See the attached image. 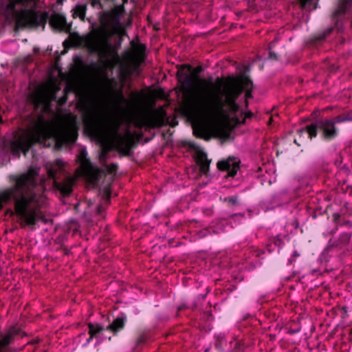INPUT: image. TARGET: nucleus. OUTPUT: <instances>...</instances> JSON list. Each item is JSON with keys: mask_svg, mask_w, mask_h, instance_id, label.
<instances>
[{"mask_svg": "<svg viewBox=\"0 0 352 352\" xmlns=\"http://www.w3.org/2000/svg\"><path fill=\"white\" fill-rule=\"evenodd\" d=\"M202 71H203V67L201 66H197L195 68L192 67V70L190 72V76H194V85L198 80H200V81H201L204 83H206V80L200 79L199 77V74L200 73H201Z\"/></svg>", "mask_w": 352, "mask_h": 352, "instance_id": "obj_26", "label": "nucleus"}, {"mask_svg": "<svg viewBox=\"0 0 352 352\" xmlns=\"http://www.w3.org/2000/svg\"><path fill=\"white\" fill-rule=\"evenodd\" d=\"M118 96H119V97L120 98V99H122V100H124V96H123V94H122V91H119V93H118Z\"/></svg>", "mask_w": 352, "mask_h": 352, "instance_id": "obj_46", "label": "nucleus"}, {"mask_svg": "<svg viewBox=\"0 0 352 352\" xmlns=\"http://www.w3.org/2000/svg\"><path fill=\"white\" fill-rule=\"evenodd\" d=\"M87 156L86 150H81L79 155L81 166L85 170L88 182L94 186H98L100 177L104 174V171L102 169L93 166L90 160Z\"/></svg>", "mask_w": 352, "mask_h": 352, "instance_id": "obj_12", "label": "nucleus"}, {"mask_svg": "<svg viewBox=\"0 0 352 352\" xmlns=\"http://www.w3.org/2000/svg\"><path fill=\"white\" fill-rule=\"evenodd\" d=\"M224 222H225L224 219L218 220V223H219V224H223Z\"/></svg>", "mask_w": 352, "mask_h": 352, "instance_id": "obj_50", "label": "nucleus"}, {"mask_svg": "<svg viewBox=\"0 0 352 352\" xmlns=\"http://www.w3.org/2000/svg\"><path fill=\"white\" fill-rule=\"evenodd\" d=\"M168 123V119H165V114H158L156 112L152 113L142 118H138L135 122V127L142 129L146 126L150 129L159 128Z\"/></svg>", "mask_w": 352, "mask_h": 352, "instance_id": "obj_13", "label": "nucleus"}, {"mask_svg": "<svg viewBox=\"0 0 352 352\" xmlns=\"http://www.w3.org/2000/svg\"><path fill=\"white\" fill-rule=\"evenodd\" d=\"M19 1H21V0H19Z\"/></svg>", "mask_w": 352, "mask_h": 352, "instance_id": "obj_62", "label": "nucleus"}, {"mask_svg": "<svg viewBox=\"0 0 352 352\" xmlns=\"http://www.w3.org/2000/svg\"><path fill=\"white\" fill-rule=\"evenodd\" d=\"M193 135L198 138L203 139L208 141L210 140V136L208 133V129L206 126L201 122L195 123L192 125Z\"/></svg>", "mask_w": 352, "mask_h": 352, "instance_id": "obj_19", "label": "nucleus"}, {"mask_svg": "<svg viewBox=\"0 0 352 352\" xmlns=\"http://www.w3.org/2000/svg\"><path fill=\"white\" fill-rule=\"evenodd\" d=\"M67 43V40H65V41L63 42V45H64V47H67V46H66Z\"/></svg>", "mask_w": 352, "mask_h": 352, "instance_id": "obj_53", "label": "nucleus"}, {"mask_svg": "<svg viewBox=\"0 0 352 352\" xmlns=\"http://www.w3.org/2000/svg\"><path fill=\"white\" fill-rule=\"evenodd\" d=\"M63 166L64 163L60 160H56L54 165L47 169V175L50 179L53 180V188L59 192L63 197H68L72 192L74 179L68 177L62 182L57 181L56 173L58 170L60 171Z\"/></svg>", "mask_w": 352, "mask_h": 352, "instance_id": "obj_11", "label": "nucleus"}, {"mask_svg": "<svg viewBox=\"0 0 352 352\" xmlns=\"http://www.w3.org/2000/svg\"><path fill=\"white\" fill-rule=\"evenodd\" d=\"M230 201L232 204H234L236 202V198L234 197H232L230 199Z\"/></svg>", "mask_w": 352, "mask_h": 352, "instance_id": "obj_44", "label": "nucleus"}, {"mask_svg": "<svg viewBox=\"0 0 352 352\" xmlns=\"http://www.w3.org/2000/svg\"><path fill=\"white\" fill-rule=\"evenodd\" d=\"M37 169L30 167L25 173L9 176L12 185L0 191V210L4 205L13 204L14 212L28 226L47 220L41 210L45 205V181L38 182Z\"/></svg>", "mask_w": 352, "mask_h": 352, "instance_id": "obj_1", "label": "nucleus"}, {"mask_svg": "<svg viewBox=\"0 0 352 352\" xmlns=\"http://www.w3.org/2000/svg\"><path fill=\"white\" fill-rule=\"evenodd\" d=\"M118 127L112 134L111 145L102 148L101 160H105L108 153L112 150L117 151L124 156H130L133 148L136 146L133 134L129 130L124 134H121L118 132Z\"/></svg>", "mask_w": 352, "mask_h": 352, "instance_id": "obj_7", "label": "nucleus"}, {"mask_svg": "<svg viewBox=\"0 0 352 352\" xmlns=\"http://www.w3.org/2000/svg\"><path fill=\"white\" fill-rule=\"evenodd\" d=\"M268 58L273 60H277L278 59V56L277 55L276 53L270 50L269 52Z\"/></svg>", "mask_w": 352, "mask_h": 352, "instance_id": "obj_35", "label": "nucleus"}, {"mask_svg": "<svg viewBox=\"0 0 352 352\" xmlns=\"http://www.w3.org/2000/svg\"><path fill=\"white\" fill-rule=\"evenodd\" d=\"M214 339L215 348L219 351H223L227 344L226 336L223 333L215 334Z\"/></svg>", "mask_w": 352, "mask_h": 352, "instance_id": "obj_23", "label": "nucleus"}, {"mask_svg": "<svg viewBox=\"0 0 352 352\" xmlns=\"http://www.w3.org/2000/svg\"><path fill=\"white\" fill-rule=\"evenodd\" d=\"M342 214L335 212L332 214L333 222L336 224V226L333 229L324 232L323 233L324 237L334 235L338 230L339 227L352 228V221L342 218V216L344 214L343 208H342Z\"/></svg>", "mask_w": 352, "mask_h": 352, "instance_id": "obj_16", "label": "nucleus"}, {"mask_svg": "<svg viewBox=\"0 0 352 352\" xmlns=\"http://www.w3.org/2000/svg\"><path fill=\"white\" fill-rule=\"evenodd\" d=\"M131 74V71L127 67H121L120 69V74L121 77L124 79L126 78L127 76Z\"/></svg>", "mask_w": 352, "mask_h": 352, "instance_id": "obj_31", "label": "nucleus"}, {"mask_svg": "<svg viewBox=\"0 0 352 352\" xmlns=\"http://www.w3.org/2000/svg\"><path fill=\"white\" fill-rule=\"evenodd\" d=\"M133 94L138 98H140V97H142V95L140 93H138V92H134Z\"/></svg>", "mask_w": 352, "mask_h": 352, "instance_id": "obj_47", "label": "nucleus"}, {"mask_svg": "<svg viewBox=\"0 0 352 352\" xmlns=\"http://www.w3.org/2000/svg\"><path fill=\"white\" fill-rule=\"evenodd\" d=\"M102 198L107 203H109L110 202V199H111V192L110 186L109 184L106 185L105 186H104L102 188Z\"/></svg>", "mask_w": 352, "mask_h": 352, "instance_id": "obj_28", "label": "nucleus"}, {"mask_svg": "<svg viewBox=\"0 0 352 352\" xmlns=\"http://www.w3.org/2000/svg\"><path fill=\"white\" fill-rule=\"evenodd\" d=\"M292 256L296 258V257H298L300 256V254H298L297 251H294Z\"/></svg>", "mask_w": 352, "mask_h": 352, "instance_id": "obj_48", "label": "nucleus"}, {"mask_svg": "<svg viewBox=\"0 0 352 352\" xmlns=\"http://www.w3.org/2000/svg\"><path fill=\"white\" fill-rule=\"evenodd\" d=\"M94 337H92L91 335H89V338L87 339V343L89 344Z\"/></svg>", "mask_w": 352, "mask_h": 352, "instance_id": "obj_49", "label": "nucleus"}, {"mask_svg": "<svg viewBox=\"0 0 352 352\" xmlns=\"http://www.w3.org/2000/svg\"><path fill=\"white\" fill-rule=\"evenodd\" d=\"M189 147L193 149H196L197 146L195 143L190 142L188 144Z\"/></svg>", "mask_w": 352, "mask_h": 352, "instance_id": "obj_43", "label": "nucleus"}, {"mask_svg": "<svg viewBox=\"0 0 352 352\" xmlns=\"http://www.w3.org/2000/svg\"><path fill=\"white\" fill-rule=\"evenodd\" d=\"M197 307V305L196 304H193L192 306V309H194Z\"/></svg>", "mask_w": 352, "mask_h": 352, "instance_id": "obj_54", "label": "nucleus"}, {"mask_svg": "<svg viewBox=\"0 0 352 352\" xmlns=\"http://www.w3.org/2000/svg\"><path fill=\"white\" fill-rule=\"evenodd\" d=\"M216 82L219 85L217 87L218 91L221 90V85L223 84V89L221 92V96L225 98V100H223V103L226 113L219 116H209L210 117L226 116L227 110L225 109L226 107L231 115L235 116L240 110V107L236 103V100L243 91H245V105H248L247 100L252 98V91L254 85L249 76L243 74L238 78L228 77L225 80L223 78H217Z\"/></svg>", "mask_w": 352, "mask_h": 352, "instance_id": "obj_3", "label": "nucleus"}, {"mask_svg": "<svg viewBox=\"0 0 352 352\" xmlns=\"http://www.w3.org/2000/svg\"><path fill=\"white\" fill-rule=\"evenodd\" d=\"M352 232H344L339 234L337 239H330L328 241V247L329 248L342 249L346 246L351 241Z\"/></svg>", "mask_w": 352, "mask_h": 352, "instance_id": "obj_17", "label": "nucleus"}, {"mask_svg": "<svg viewBox=\"0 0 352 352\" xmlns=\"http://www.w3.org/2000/svg\"><path fill=\"white\" fill-rule=\"evenodd\" d=\"M91 3L93 6L98 5L100 6V8H103V5L101 3L100 0H93Z\"/></svg>", "mask_w": 352, "mask_h": 352, "instance_id": "obj_37", "label": "nucleus"}, {"mask_svg": "<svg viewBox=\"0 0 352 352\" xmlns=\"http://www.w3.org/2000/svg\"><path fill=\"white\" fill-rule=\"evenodd\" d=\"M272 118H270V120H269V123H271V122H272Z\"/></svg>", "mask_w": 352, "mask_h": 352, "instance_id": "obj_58", "label": "nucleus"}, {"mask_svg": "<svg viewBox=\"0 0 352 352\" xmlns=\"http://www.w3.org/2000/svg\"><path fill=\"white\" fill-rule=\"evenodd\" d=\"M2 122H3L2 117H1V116L0 115V123H2Z\"/></svg>", "mask_w": 352, "mask_h": 352, "instance_id": "obj_55", "label": "nucleus"}, {"mask_svg": "<svg viewBox=\"0 0 352 352\" xmlns=\"http://www.w3.org/2000/svg\"><path fill=\"white\" fill-rule=\"evenodd\" d=\"M126 322V317H118L113 321L106 327V330L109 331L113 335H116L118 332L122 330Z\"/></svg>", "mask_w": 352, "mask_h": 352, "instance_id": "obj_18", "label": "nucleus"}, {"mask_svg": "<svg viewBox=\"0 0 352 352\" xmlns=\"http://www.w3.org/2000/svg\"><path fill=\"white\" fill-rule=\"evenodd\" d=\"M34 97L36 102L38 103L41 102L42 100H43V94L40 91L36 92L34 94Z\"/></svg>", "mask_w": 352, "mask_h": 352, "instance_id": "obj_34", "label": "nucleus"}, {"mask_svg": "<svg viewBox=\"0 0 352 352\" xmlns=\"http://www.w3.org/2000/svg\"><path fill=\"white\" fill-rule=\"evenodd\" d=\"M336 124L352 121V111L344 112L331 118Z\"/></svg>", "mask_w": 352, "mask_h": 352, "instance_id": "obj_22", "label": "nucleus"}, {"mask_svg": "<svg viewBox=\"0 0 352 352\" xmlns=\"http://www.w3.org/2000/svg\"><path fill=\"white\" fill-rule=\"evenodd\" d=\"M192 67L190 65H182L177 72V78L181 83V91L183 93V112L186 111L204 116H219L226 113L223 109L222 97L219 94L206 91L199 93L195 98L191 96L194 87V76H190Z\"/></svg>", "mask_w": 352, "mask_h": 352, "instance_id": "obj_2", "label": "nucleus"}, {"mask_svg": "<svg viewBox=\"0 0 352 352\" xmlns=\"http://www.w3.org/2000/svg\"><path fill=\"white\" fill-rule=\"evenodd\" d=\"M103 211V208L102 206L99 205L97 206V213L100 214Z\"/></svg>", "mask_w": 352, "mask_h": 352, "instance_id": "obj_41", "label": "nucleus"}, {"mask_svg": "<svg viewBox=\"0 0 352 352\" xmlns=\"http://www.w3.org/2000/svg\"><path fill=\"white\" fill-rule=\"evenodd\" d=\"M49 126L45 120L40 116L28 133L19 135L10 143V151L13 155L19 157L20 153L27 155L30 148L36 143L45 141L49 136Z\"/></svg>", "mask_w": 352, "mask_h": 352, "instance_id": "obj_5", "label": "nucleus"}, {"mask_svg": "<svg viewBox=\"0 0 352 352\" xmlns=\"http://www.w3.org/2000/svg\"><path fill=\"white\" fill-rule=\"evenodd\" d=\"M315 0H299L302 8H309Z\"/></svg>", "mask_w": 352, "mask_h": 352, "instance_id": "obj_33", "label": "nucleus"}, {"mask_svg": "<svg viewBox=\"0 0 352 352\" xmlns=\"http://www.w3.org/2000/svg\"><path fill=\"white\" fill-rule=\"evenodd\" d=\"M211 230L212 231V232L214 234H217V232L215 230H212L211 228H206L202 230H201L199 233H198V236L199 238H204V237H206V236H208V234H211Z\"/></svg>", "mask_w": 352, "mask_h": 352, "instance_id": "obj_30", "label": "nucleus"}, {"mask_svg": "<svg viewBox=\"0 0 352 352\" xmlns=\"http://www.w3.org/2000/svg\"><path fill=\"white\" fill-rule=\"evenodd\" d=\"M78 106L82 112V120L86 133L92 137H101L106 126L104 116L87 100H80Z\"/></svg>", "mask_w": 352, "mask_h": 352, "instance_id": "obj_6", "label": "nucleus"}, {"mask_svg": "<svg viewBox=\"0 0 352 352\" xmlns=\"http://www.w3.org/2000/svg\"><path fill=\"white\" fill-rule=\"evenodd\" d=\"M128 2V0H122V4L124 6V4H126Z\"/></svg>", "mask_w": 352, "mask_h": 352, "instance_id": "obj_52", "label": "nucleus"}, {"mask_svg": "<svg viewBox=\"0 0 352 352\" xmlns=\"http://www.w3.org/2000/svg\"><path fill=\"white\" fill-rule=\"evenodd\" d=\"M210 85H211L212 87H214V84L213 82H210Z\"/></svg>", "mask_w": 352, "mask_h": 352, "instance_id": "obj_57", "label": "nucleus"}, {"mask_svg": "<svg viewBox=\"0 0 352 352\" xmlns=\"http://www.w3.org/2000/svg\"><path fill=\"white\" fill-rule=\"evenodd\" d=\"M177 124V122H173L172 124H170V126L173 127V126H176Z\"/></svg>", "mask_w": 352, "mask_h": 352, "instance_id": "obj_51", "label": "nucleus"}, {"mask_svg": "<svg viewBox=\"0 0 352 352\" xmlns=\"http://www.w3.org/2000/svg\"><path fill=\"white\" fill-rule=\"evenodd\" d=\"M347 205H348L347 204H345L344 206V207H346V206H347Z\"/></svg>", "mask_w": 352, "mask_h": 352, "instance_id": "obj_61", "label": "nucleus"}, {"mask_svg": "<svg viewBox=\"0 0 352 352\" xmlns=\"http://www.w3.org/2000/svg\"><path fill=\"white\" fill-rule=\"evenodd\" d=\"M343 309L344 310L345 312L346 311V307H343Z\"/></svg>", "mask_w": 352, "mask_h": 352, "instance_id": "obj_59", "label": "nucleus"}, {"mask_svg": "<svg viewBox=\"0 0 352 352\" xmlns=\"http://www.w3.org/2000/svg\"><path fill=\"white\" fill-rule=\"evenodd\" d=\"M107 80L108 81H109V82L113 81V79H109V78H108L107 77Z\"/></svg>", "mask_w": 352, "mask_h": 352, "instance_id": "obj_56", "label": "nucleus"}, {"mask_svg": "<svg viewBox=\"0 0 352 352\" xmlns=\"http://www.w3.org/2000/svg\"><path fill=\"white\" fill-rule=\"evenodd\" d=\"M252 115L253 114L251 111H248L245 113V118H251Z\"/></svg>", "mask_w": 352, "mask_h": 352, "instance_id": "obj_45", "label": "nucleus"}, {"mask_svg": "<svg viewBox=\"0 0 352 352\" xmlns=\"http://www.w3.org/2000/svg\"><path fill=\"white\" fill-rule=\"evenodd\" d=\"M240 160H236L233 156L228 157L217 162V168L221 171L228 172L227 177H234L239 170Z\"/></svg>", "mask_w": 352, "mask_h": 352, "instance_id": "obj_15", "label": "nucleus"}, {"mask_svg": "<svg viewBox=\"0 0 352 352\" xmlns=\"http://www.w3.org/2000/svg\"><path fill=\"white\" fill-rule=\"evenodd\" d=\"M16 28L36 29L42 27L44 30L49 19L50 25L57 32L69 33L72 30V24L67 23L66 17L60 13H54L50 18L46 11L41 12L30 8L16 11Z\"/></svg>", "mask_w": 352, "mask_h": 352, "instance_id": "obj_4", "label": "nucleus"}, {"mask_svg": "<svg viewBox=\"0 0 352 352\" xmlns=\"http://www.w3.org/2000/svg\"><path fill=\"white\" fill-rule=\"evenodd\" d=\"M106 45L108 48L111 47V45L108 42V39H104L101 43H97L95 44L94 50L95 52H101L103 50V46Z\"/></svg>", "mask_w": 352, "mask_h": 352, "instance_id": "obj_29", "label": "nucleus"}, {"mask_svg": "<svg viewBox=\"0 0 352 352\" xmlns=\"http://www.w3.org/2000/svg\"><path fill=\"white\" fill-rule=\"evenodd\" d=\"M118 166L117 164L112 163L109 165H107V164L105 165V170H103L104 171V174L101 175V177H100V179L102 177H105L107 173L109 174H113L118 170Z\"/></svg>", "mask_w": 352, "mask_h": 352, "instance_id": "obj_27", "label": "nucleus"}, {"mask_svg": "<svg viewBox=\"0 0 352 352\" xmlns=\"http://www.w3.org/2000/svg\"><path fill=\"white\" fill-rule=\"evenodd\" d=\"M87 10V6L85 4L77 5L74 9L73 17L80 18L81 21L85 20Z\"/></svg>", "mask_w": 352, "mask_h": 352, "instance_id": "obj_25", "label": "nucleus"}, {"mask_svg": "<svg viewBox=\"0 0 352 352\" xmlns=\"http://www.w3.org/2000/svg\"><path fill=\"white\" fill-rule=\"evenodd\" d=\"M146 46L143 44L139 43L134 47V60L138 66L145 58Z\"/></svg>", "mask_w": 352, "mask_h": 352, "instance_id": "obj_21", "label": "nucleus"}, {"mask_svg": "<svg viewBox=\"0 0 352 352\" xmlns=\"http://www.w3.org/2000/svg\"><path fill=\"white\" fill-rule=\"evenodd\" d=\"M221 137L224 140H228L230 138V133L227 131H224L221 133Z\"/></svg>", "mask_w": 352, "mask_h": 352, "instance_id": "obj_36", "label": "nucleus"}, {"mask_svg": "<svg viewBox=\"0 0 352 352\" xmlns=\"http://www.w3.org/2000/svg\"><path fill=\"white\" fill-rule=\"evenodd\" d=\"M351 5L352 0H339L331 16L334 25L327 28L322 33L313 36L310 39V43L314 45H317L318 43L324 41L327 36L333 32L335 28L337 29L338 32H340L342 26L340 23V18L347 12L351 7Z\"/></svg>", "mask_w": 352, "mask_h": 352, "instance_id": "obj_10", "label": "nucleus"}, {"mask_svg": "<svg viewBox=\"0 0 352 352\" xmlns=\"http://www.w3.org/2000/svg\"><path fill=\"white\" fill-rule=\"evenodd\" d=\"M318 131H321L322 139L327 142L336 139L340 133L332 119L328 118L318 120L315 122L298 130V133L300 135L307 133L309 139L312 140L317 136Z\"/></svg>", "mask_w": 352, "mask_h": 352, "instance_id": "obj_8", "label": "nucleus"}, {"mask_svg": "<svg viewBox=\"0 0 352 352\" xmlns=\"http://www.w3.org/2000/svg\"><path fill=\"white\" fill-rule=\"evenodd\" d=\"M145 341V338L143 336H140L137 339V344L143 343Z\"/></svg>", "mask_w": 352, "mask_h": 352, "instance_id": "obj_38", "label": "nucleus"}, {"mask_svg": "<svg viewBox=\"0 0 352 352\" xmlns=\"http://www.w3.org/2000/svg\"><path fill=\"white\" fill-rule=\"evenodd\" d=\"M125 12V8L123 5H116L111 10H102L100 12V23L109 35L118 33L122 30L120 19Z\"/></svg>", "mask_w": 352, "mask_h": 352, "instance_id": "obj_9", "label": "nucleus"}, {"mask_svg": "<svg viewBox=\"0 0 352 352\" xmlns=\"http://www.w3.org/2000/svg\"><path fill=\"white\" fill-rule=\"evenodd\" d=\"M67 95H65L63 98H61L60 99L58 102L60 104H63L67 101Z\"/></svg>", "mask_w": 352, "mask_h": 352, "instance_id": "obj_39", "label": "nucleus"}, {"mask_svg": "<svg viewBox=\"0 0 352 352\" xmlns=\"http://www.w3.org/2000/svg\"><path fill=\"white\" fill-rule=\"evenodd\" d=\"M8 8H9V9H10L12 10H15V4L14 3H10L8 5Z\"/></svg>", "mask_w": 352, "mask_h": 352, "instance_id": "obj_42", "label": "nucleus"}, {"mask_svg": "<svg viewBox=\"0 0 352 352\" xmlns=\"http://www.w3.org/2000/svg\"><path fill=\"white\" fill-rule=\"evenodd\" d=\"M234 216H236V214L232 215L231 217H233Z\"/></svg>", "mask_w": 352, "mask_h": 352, "instance_id": "obj_60", "label": "nucleus"}, {"mask_svg": "<svg viewBox=\"0 0 352 352\" xmlns=\"http://www.w3.org/2000/svg\"><path fill=\"white\" fill-rule=\"evenodd\" d=\"M211 160H208L206 153L201 154L197 158V164L200 172L206 175L210 170Z\"/></svg>", "mask_w": 352, "mask_h": 352, "instance_id": "obj_20", "label": "nucleus"}, {"mask_svg": "<svg viewBox=\"0 0 352 352\" xmlns=\"http://www.w3.org/2000/svg\"><path fill=\"white\" fill-rule=\"evenodd\" d=\"M89 329V335H91L92 337L96 338L100 333L106 330V327L100 324H88Z\"/></svg>", "mask_w": 352, "mask_h": 352, "instance_id": "obj_24", "label": "nucleus"}, {"mask_svg": "<svg viewBox=\"0 0 352 352\" xmlns=\"http://www.w3.org/2000/svg\"><path fill=\"white\" fill-rule=\"evenodd\" d=\"M187 308H188V307L186 304H183V305H180L179 307H178L177 310H178V311H181Z\"/></svg>", "mask_w": 352, "mask_h": 352, "instance_id": "obj_40", "label": "nucleus"}, {"mask_svg": "<svg viewBox=\"0 0 352 352\" xmlns=\"http://www.w3.org/2000/svg\"><path fill=\"white\" fill-rule=\"evenodd\" d=\"M78 135V129L75 126H68L57 133L56 144L60 146L73 144L76 141Z\"/></svg>", "mask_w": 352, "mask_h": 352, "instance_id": "obj_14", "label": "nucleus"}, {"mask_svg": "<svg viewBox=\"0 0 352 352\" xmlns=\"http://www.w3.org/2000/svg\"><path fill=\"white\" fill-rule=\"evenodd\" d=\"M272 243L277 247L281 248L284 245V241L283 239L278 236H276V237L273 238Z\"/></svg>", "mask_w": 352, "mask_h": 352, "instance_id": "obj_32", "label": "nucleus"}]
</instances>
